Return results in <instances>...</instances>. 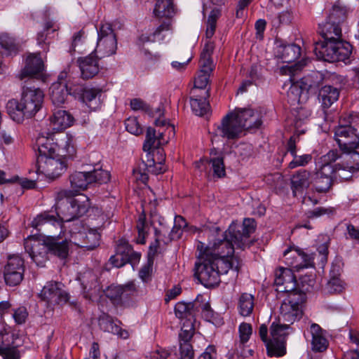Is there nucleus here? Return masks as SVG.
<instances>
[{"label":"nucleus","instance_id":"58","mask_svg":"<svg viewBox=\"0 0 359 359\" xmlns=\"http://www.w3.org/2000/svg\"><path fill=\"white\" fill-rule=\"evenodd\" d=\"M125 125L126 130L133 135H138L142 133L141 125L135 117L127 118Z\"/></svg>","mask_w":359,"mask_h":359},{"label":"nucleus","instance_id":"29","mask_svg":"<svg viewBox=\"0 0 359 359\" xmlns=\"http://www.w3.org/2000/svg\"><path fill=\"white\" fill-rule=\"evenodd\" d=\"M76 62L81 71V76L83 79H91L99 72L97 57L92 53L86 57L78 58Z\"/></svg>","mask_w":359,"mask_h":359},{"label":"nucleus","instance_id":"35","mask_svg":"<svg viewBox=\"0 0 359 359\" xmlns=\"http://www.w3.org/2000/svg\"><path fill=\"white\" fill-rule=\"evenodd\" d=\"M275 54L283 62L290 63L299 57L301 48L296 44H280L276 46Z\"/></svg>","mask_w":359,"mask_h":359},{"label":"nucleus","instance_id":"21","mask_svg":"<svg viewBox=\"0 0 359 359\" xmlns=\"http://www.w3.org/2000/svg\"><path fill=\"white\" fill-rule=\"evenodd\" d=\"M233 113L243 131L257 129L262 123L261 114L252 109H238Z\"/></svg>","mask_w":359,"mask_h":359},{"label":"nucleus","instance_id":"43","mask_svg":"<svg viewBox=\"0 0 359 359\" xmlns=\"http://www.w3.org/2000/svg\"><path fill=\"white\" fill-rule=\"evenodd\" d=\"M81 280L85 297L90 299L92 295L99 290L97 276L93 272L89 271L84 273Z\"/></svg>","mask_w":359,"mask_h":359},{"label":"nucleus","instance_id":"25","mask_svg":"<svg viewBox=\"0 0 359 359\" xmlns=\"http://www.w3.org/2000/svg\"><path fill=\"white\" fill-rule=\"evenodd\" d=\"M340 19L336 17L334 9L325 22L319 24L320 33L324 40L340 39L341 29L339 25Z\"/></svg>","mask_w":359,"mask_h":359},{"label":"nucleus","instance_id":"59","mask_svg":"<svg viewBox=\"0 0 359 359\" xmlns=\"http://www.w3.org/2000/svg\"><path fill=\"white\" fill-rule=\"evenodd\" d=\"M334 177H339L343 180H348L351 178L352 174L355 172H351L350 169L346 168V164H337L334 169Z\"/></svg>","mask_w":359,"mask_h":359},{"label":"nucleus","instance_id":"5","mask_svg":"<svg viewBox=\"0 0 359 359\" xmlns=\"http://www.w3.org/2000/svg\"><path fill=\"white\" fill-rule=\"evenodd\" d=\"M39 154H57V156L72 158L76 153L73 138L68 134L39 137L36 140Z\"/></svg>","mask_w":359,"mask_h":359},{"label":"nucleus","instance_id":"10","mask_svg":"<svg viewBox=\"0 0 359 359\" xmlns=\"http://www.w3.org/2000/svg\"><path fill=\"white\" fill-rule=\"evenodd\" d=\"M305 299L306 294L302 292L288 294L280 305L279 318L289 324L299 320L302 316V305Z\"/></svg>","mask_w":359,"mask_h":359},{"label":"nucleus","instance_id":"27","mask_svg":"<svg viewBox=\"0 0 359 359\" xmlns=\"http://www.w3.org/2000/svg\"><path fill=\"white\" fill-rule=\"evenodd\" d=\"M211 165L213 172V176L221 178L225 176V166L222 156L212 157L210 159L203 158L195 163V167L201 172H205L208 174V166Z\"/></svg>","mask_w":359,"mask_h":359},{"label":"nucleus","instance_id":"52","mask_svg":"<svg viewBox=\"0 0 359 359\" xmlns=\"http://www.w3.org/2000/svg\"><path fill=\"white\" fill-rule=\"evenodd\" d=\"M186 226H187V222H186L185 219L182 216L177 215L175 217V226L173 227V229L171 231L170 236H168V237L165 236V234L168 233V231L167 229H165V228L164 226H161L160 229L154 227V231L155 232V229H156L158 230L161 229L163 231L161 238H163V239L170 238V241H168V243H169L171 240H172L174 238L173 232H174L175 229H177V230H180L181 229L184 228ZM154 238H155V234L154 235Z\"/></svg>","mask_w":359,"mask_h":359},{"label":"nucleus","instance_id":"19","mask_svg":"<svg viewBox=\"0 0 359 359\" xmlns=\"http://www.w3.org/2000/svg\"><path fill=\"white\" fill-rule=\"evenodd\" d=\"M162 233L163 231L161 229L158 230L155 229V241L151 243L149 245L147 263L142 267L139 272L140 278L144 282L148 281L151 277L152 266L154 264V259L158 252L161 243L166 244L170 241V238H161Z\"/></svg>","mask_w":359,"mask_h":359},{"label":"nucleus","instance_id":"63","mask_svg":"<svg viewBox=\"0 0 359 359\" xmlns=\"http://www.w3.org/2000/svg\"><path fill=\"white\" fill-rule=\"evenodd\" d=\"M252 329L250 324L243 323L239 326L240 339L242 343H246L250 335L252 334Z\"/></svg>","mask_w":359,"mask_h":359},{"label":"nucleus","instance_id":"32","mask_svg":"<svg viewBox=\"0 0 359 359\" xmlns=\"http://www.w3.org/2000/svg\"><path fill=\"white\" fill-rule=\"evenodd\" d=\"M170 30L171 21L165 20L151 34H142L138 39L139 44L143 45L147 42L161 41L164 39L167 33Z\"/></svg>","mask_w":359,"mask_h":359},{"label":"nucleus","instance_id":"23","mask_svg":"<svg viewBox=\"0 0 359 359\" xmlns=\"http://www.w3.org/2000/svg\"><path fill=\"white\" fill-rule=\"evenodd\" d=\"M70 241L74 245L88 250H93L99 245L100 235L96 230H89L88 232L71 231Z\"/></svg>","mask_w":359,"mask_h":359},{"label":"nucleus","instance_id":"15","mask_svg":"<svg viewBox=\"0 0 359 359\" xmlns=\"http://www.w3.org/2000/svg\"><path fill=\"white\" fill-rule=\"evenodd\" d=\"M24 273V260L18 255L10 256L4 270L6 284L11 287L20 285L23 280Z\"/></svg>","mask_w":359,"mask_h":359},{"label":"nucleus","instance_id":"57","mask_svg":"<svg viewBox=\"0 0 359 359\" xmlns=\"http://www.w3.org/2000/svg\"><path fill=\"white\" fill-rule=\"evenodd\" d=\"M267 333H268V328L267 326L264 324H262L260 325L259 329V334L262 340L265 343L268 355L270 356H273V354L274 352L273 350H274V346L273 343L271 341V338H267Z\"/></svg>","mask_w":359,"mask_h":359},{"label":"nucleus","instance_id":"47","mask_svg":"<svg viewBox=\"0 0 359 359\" xmlns=\"http://www.w3.org/2000/svg\"><path fill=\"white\" fill-rule=\"evenodd\" d=\"M335 266H332L330 271L332 277L327 284V290L330 293H340L344 289L343 282L338 277L339 269H337V271L335 273Z\"/></svg>","mask_w":359,"mask_h":359},{"label":"nucleus","instance_id":"36","mask_svg":"<svg viewBox=\"0 0 359 359\" xmlns=\"http://www.w3.org/2000/svg\"><path fill=\"white\" fill-rule=\"evenodd\" d=\"M310 332L312 336L311 346L315 352H323L328 346V341L325 337L322 328L316 323H312L310 327Z\"/></svg>","mask_w":359,"mask_h":359},{"label":"nucleus","instance_id":"38","mask_svg":"<svg viewBox=\"0 0 359 359\" xmlns=\"http://www.w3.org/2000/svg\"><path fill=\"white\" fill-rule=\"evenodd\" d=\"M102 90L98 88H84L81 99L91 110H96L101 105Z\"/></svg>","mask_w":359,"mask_h":359},{"label":"nucleus","instance_id":"17","mask_svg":"<svg viewBox=\"0 0 359 359\" xmlns=\"http://www.w3.org/2000/svg\"><path fill=\"white\" fill-rule=\"evenodd\" d=\"M283 256L286 264L297 271L313 266L312 255H307L299 249L289 248L284 252Z\"/></svg>","mask_w":359,"mask_h":359},{"label":"nucleus","instance_id":"16","mask_svg":"<svg viewBox=\"0 0 359 359\" xmlns=\"http://www.w3.org/2000/svg\"><path fill=\"white\" fill-rule=\"evenodd\" d=\"M335 140L341 151H350L359 147V136L350 125H340L334 132Z\"/></svg>","mask_w":359,"mask_h":359},{"label":"nucleus","instance_id":"20","mask_svg":"<svg viewBox=\"0 0 359 359\" xmlns=\"http://www.w3.org/2000/svg\"><path fill=\"white\" fill-rule=\"evenodd\" d=\"M243 130L238 124L234 114L231 112L226 114L222 120L220 125H218L215 130V135L233 140L238 138L243 133Z\"/></svg>","mask_w":359,"mask_h":359},{"label":"nucleus","instance_id":"26","mask_svg":"<svg viewBox=\"0 0 359 359\" xmlns=\"http://www.w3.org/2000/svg\"><path fill=\"white\" fill-rule=\"evenodd\" d=\"M288 329L287 325H280L273 323L271 325V341L273 343L274 353L273 356H283L285 353V348L284 346V339L286 334V330Z\"/></svg>","mask_w":359,"mask_h":359},{"label":"nucleus","instance_id":"39","mask_svg":"<svg viewBox=\"0 0 359 359\" xmlns=\"http://www.w3.org/2000/svg\"><path fill=\"white\" fill-rule=\"evenodd\" d=\"M339 96V89L329 85L323 86L318 93V99L321 102L323 108H329L338 100Z\"/></svg>","mask_w":359,"mask_h":359},{"label":"nucleus","instance_id":"12","mask_svg":"<svg viewBox=\"0 0 359 359\" xmlns=\"http://www.w3.org/2000/svg\"><path fill=\"white\" fill-rule=\"evenodd\" d=\"M97 41L95 51L100 54L101 57L114 55L117 49V39L116 34L109 23L101 24L97 30Z\"/></svg>","mask_w":359,"mask_h":359},{"label":"nucleus","instance_id":"28","mask_svg":"<svg viewBox=\"0 0 359 359\" xmlns=\"http://www.w3.org/2000/svg\"><path fill=\"white\" fill-rule=\"evenodd\" d=\"M190 105L193 112L197 116H203L210 108L207 98L209 97V90H203L198 93L197 89H191L190 92Z\"/></svg>","mask_w":359,"mask_h":359},{"label":"nucleus","instance_id":"54","mask_svg":"<svg viewBox=\"0 0 359 359\" xmlns=\"http://www.w3.org/2000/svg\"><path fill=\"white\" fill-rule=\"evenodd\" d=\"M210 73L209 72H203L200 71L197 77L194 81V87L192 89H197L198 93L203 92V90H209L206 89V87L209 82Z\"/></svg>","mask_w":359,"mask_h":359},{"label":"nucleus","instance_id":"37","mask_svg":"<svg viewBox=\"0 0 359 359\" xmlns=\"http://www.w3.org/2000/svg\"><path fill=\"white\" fill-rule=\"evenodd\" d=\"M135 290V285L133 283L125 285H111L107 290V296L114 301L122 300L128 298Z\"/></svg>","mask_w":359,"mask_h":359},{"label":"nucleus","instance_id":"1","mask_svg":"<svg viewBox=\"0 0 359 359\" xmlns=\"http://www.w3.org/2000/svg\"><path fill=\"white\" fill-rule=\"evenodd\" d=\"M255 230V221L253 219L245 218L242 224L232 222L222 239L216 238L208 245L198 242L197 250L200 255H208L217 262V264H222L223 272H228L229 269L238 272L242 260L233 255L234 245L241 250L250 247L252 243L250 236Z\"/></svg>","mask_w":359,"mask_h":359},{"label":"nucleus","instance_id":"4","mask_svg":"<svg viewBox=\"0 0 359 359\" xmlns=\"http://www.w3.org/2000/svg\"><path fill=\"white\" fill-rule=\"evenodd\" d=\"M25 250L29 254L33 262L37 266H43L47 259V252L65 259L68 255V243L67 241L62 242L51 241L48 243L41 242L34 236H29L25 239Z\"/></svg>","mask_w":359,"mask_h":359},{"label":"nucleus","instance_id":"64","mask_svg":"<svg viewBox=\"0 0 359 359\" xmlns=\"http://www.w3.org/2000/svg\"><path fill=\"white\" fill-rule=\"evenodd\" d=\"M297 134H294L290 137L287 143V151L290 153L292 156L297 155V142L299 141V134H303L304 133V130L301 132L297 131Z\"/></svg>","mask_w":359,"mask_h":359},{"label":"nucleus","instance_id":"11","mask_svg":"<svg viewBox=\"0 0 359 359\" xmlns=\"http://www.w3.org/2000/svg\"><path fill=\"white\" fill-rule=\"evenodd\" d=\"M156 159L149 154H147V162L142 163L137 168L133 169V175L136 181L145 184L148 180V173L155 175L163 172L165 168L163 166L165 154L163 149L156 151Z\"/></svg>","mask_w":359,"mask_h":359},{"label":"nucleus","instance_id":"61","mask_svg":"<svg viewBox=\"0 0 359 359\" xmlns=\"http://www.w3.org/2000/svg\"><path fill=\"white\" fill-rule=\"evenodd\" d=\"M194 350L189 342H180V359H193Z\"/></svg>","mask_w":359,"mask_h":359},{"label":"nucleus","instance_id":"7","mask_svg":"<svg viewBox=\"0 0 359 359\" xmlns=\"http://www.w3.org/2000/svg\"><path fill=\"white\" fill-rule=\"evenodd\" d=\"M201 262L196 264V275L200 282L206 287L217 285L220 274L227 272L222 271V264H217L214 259L205 255H200Z\"/></svg>","mask_w":359,"mask_h":359},{"label":"nucleus","instance_id":"33","mask_svg":"<svg viewBox=\"0 0 359 359\" xmlns=\"http://www.w3.org/2000/svg\"><path fill=\"white\" fill-rule=\"evenodd\" d=\"M50 121L53 130L59 131L72 126L74 118L68 111L58 109L53 113Z\"/></svg>","mask_w":359,"mask_h":359},{"label":"nucleus","instance_id":"9","mask_svg":"<svg viewBox=\"0 0 359 359\" xmlns=\"http://www.w3.org/2000/svg\"><path fill=\"white\" fill-rule=\"evenodd\" d=\"M306 60H303L297 63L291 65H285L280 69L282 74L294 76L298 72L301 71L306 65ZM294 79L290 77L292 84L287 91V97L292 102L301 103L308 98V92L304 89V84L302 79L294 81Z\"/></svg>","mask_w":359,"mask_h":359},{"label":"nucleus","instance_id":"18","mask_svg":"<svg viewBox=\"0 0 359 359\" xmlns=\"http://www.w3.org/2000/svg\"><path fill=\"white\" fill-rule=\"evenodd\" d=\"M62 287L63 285L60 282H48L41 290L40 297L50 304H65L69 300V294Z\"/></svg>","mask_w":359,"mask_h":359},{"label":"nucleus","instance_id":"46","mask_svg":"<svg viewBox=\"0 0 359 359\" xmlns=\"http://www.w3.org/2000/svg\"><path fill=\"white\" fill-rule=\"evenodd\" d=\"M175 313L178 318L185 320L184 322L192 320L194 317V304L191 302H178L175 306Z\"/></svg>","mask_w":359,"mask_h":359},{"label":"nucleus","instance_id":"24","mask_svg":"<svg viewBox=\"0 0 359 359\" xmlns=\"http://www.w3.org/2000/svg\"><path fill=\"white\" fill-rule=\"evenodd\" d=\"M220 16V11L219 9H213L210 12L208 20L207 27L205 31V37L207 41L205 42L204 47L201 53V57H211L213 53L215 45L210 39L213 36L215 32L217 20Z\"/></svg>","mask_w":359,"mask_h":359},{"label":"nucleus","instance_id":"44","mask_svg":"<svg viewBox=\"0 0 359 359\" xmlns=\"http://www.w3.org/2000/svg\"><path fill=\"white\" fill-rule=\"evenodd\" d=\"M55 224L60 227L62 226L60 222L57 221L54 216L50 215L48 213H43L38 215L32 222V226L39 231L41 230V227L42 226H44L45 229H48Z\"/></svg>","mask_w":359,"mask_h":359},{"label":"nucleus","instance_id":"8","mask_svg":"<svg viewBox=\"0 0 359 359\" xmlns=\"http://www.w3.org/2000/svg\"><path fill=\"white\" fill-rule=\"evenodd\" d=\"M110 180V174L102 169L88 172H75L69 176L71 187L74 191L85 190L95 184H104Z\"/></svg>","mask_w":359,"mask_h":359},{"label":"nucleus","instance_id":"50","mask_svg":"<svg viewBox=\"0 0 359 359\" xmlns=\"http://www.w3.org/2000/svg\"><path fill=\"white\" fill-rule=\"evenodd\" d=\"M137 229L138 232L137 243L140 244H144L146 242V237L149 229V226L146 224L144 215L140 216L137 223Z\"/></svg>","mask_w":359,"mask_h":359},{"label":"nucleus","instance_id":"31","mask_svg":"<svg viewBox=\"0 0 359 359\" xmlns=\"http://www.w3.org/2000/svg\"><path fill=\"white\" fill-rule=\"evenodd\" d=\"M44 69L43 62L39 53H32L27 56L26 65L22 69L20 78L21 79L26 76H33L41 73Z\"/></svg>","mask_w":359,"mask_h":359},{"label":"nucleus","instance_id":"42","mask_svg":"<svg viewBox=\"0 0 359 359\" xmlns=\"http://www.w3.org/2000/svg\"><path fill=\"white\" fill-rule=\"evenodd\" d=\"M156 17L170 20L175 14V8L172 0H158L154 9Z\"/></svg>","mask_w":359,"mask_h":359},{"label":"nucleus","instance_id":"48","mask_svg":"<svg viewBox=\"0 0 359 359\" xmlns=\"http://www.w3.org/2000/svg\"><path fill=\"white\" fill-rule=\"evenodd\" d=\"M99 326L101 330L109 333H117L120 327L115 323L114 319L107 313H102L98 319Z\"/></svg>","mask_w":359,"mask_h":359},{"label":"nucleus","instance_id":"6","mask_svg":"<svg viewBox=\"0 0 359 359\" xmlns=\"http://www.w3.org/2000/svg\"><path fill=\"white\" fill-rule=\"evenodd\" d=\"M313 52L319 60L330 62L344 61L351 53V46L341 39L325 40L316 43Z\"/></svg>","mask_w":359,"mask_h":359},{"label":"nucleus","instance_id":"45","mask_svg":"<svg viewBox=\"0 0 359 359\" xmlns=\"http://www.w3.org/2000/svg\"><path fill=\"white\" fill-rule=\"evenodd\" d=\"M255 299L253 295L248 293H243L238 299L239 313L243 316H249L254 309Z\"/></svg>","mask_w":359,"mask_h":359},{"label":"nucleus","instance_id":"55","mask_svg":"<svg viewBox=\"0 0 359 359\" xmlns=\"http://www.w3.org/2000/svg\"><path fill=\"white\" fill-rule=\"evenodd\" d=\"M163 109L159 107H158L155 111L153 112V116L156 117L155 120V125L156 126H166V130L168 131L169 135L170 133H172V135L175 134V128L173 126L170 125L169 123H167V121L165 119L163 118L162 116H163Z\"/></svg>","mask_w":359,"mask_h":359},{"label":"nucleus","instance_id":"3","mask_svg":"<svg viewBox=\"0 0 359 359\" xmlns=\"http://www.w3.org/2000/svg\"><path fill=\"white\" fill-rule=\"evenodd\" d=\"M71 191L62 190L57 194L55 210L61 222H68L83 216L90 208L88 198L83 194L71 197Z\"/></svg>","mask_w":359,"mask_h":359},{"label":"nucleus","instance_id":"51","mask_svg":"<svg viewBox=\"0 0 359 359\" xmlns=\"http://www.w3.org/2000/svg\"><path fill=\"white\" fill-rule=\"evenodd\" d=\"M0 45L10 54L18 51V46L14 39L6 33L0 34Z\"/></svg>","mask_w":359,"mask_h":359},{"label":"nucleus","instance_id":"34","mask_svg":"<svg viewBox=\"0 0 359 359\" xmlns=\"http://www.w3.org/2000/svg\"><path fill=\"white\" fill-rule=\"evenodd\" d=\"M312 184L311 174L306 170H300L293 175L291 179V188L294 196L302 193Z\"/></svg>","mask_w":359,"mask_h":359},{"label":"nucleus","instance_id":"56","mask_svg":"<svg viewBox=\"0 0 359 359\" xmlns=\"http://www.w3.org/2000/svg\"><path fill=\"white\" fill-rule=\"evenodd\" d=\"M311 110L305 106L297 108L295 114V127L297 128L311 116Z\"/></svg>","mask_w":359,"mask_h":359},{"label":"nucleus","instance_id":"49","mask_svg":"<svg viewBox=\"0 0 359 359\" xmlns=\"http://www.w3.org/2000/svg\"><path fill=\"white\" fill-rule=\"evenodd\" d=\"M302 80L304 84V89H306L308 93L309 91L314 93L322 84L323 76L321 74L315 72L302 78Z\"/></svg>","mask_w":359,"mask_h":359},{"label":"nucleus","instance_id":"22","mask_svg":"<svg viewBox=\"0 0 359 359\" xmlns=\"http://www.w3.org/2000/svg\"><path fill=\"white\" fill-rule=\"evenodd\" d=\"M274 281L278 292L288 293V294L299 292L296 289L295 277L290 269L280 268L276 271Z\"/></svg>","mask_w":359,"mask_h":359},{"label":"nucleus","instance_id":"2","mask_svg":"<svg viewBox=\"0 0 359 359\" xmlns=\"http://www.w3.org/2000/svg\"><path fill=\"white\" fill-rule=\"evenodd\" d=\"M44 95L39 88L23 86L20 100H10L6 109L11 118L21 123L25 118H31L41 109Z\"/></svg>","mask_w":359,"mask_h":359},{"label":"nucleus","instance_id":"13","mask_svg":"<svg viewBox=\"0 0 359 359\" xmlns=\"http://www.w3.org/2000/svg\"><path fill=\"white\" fill-rule=\"evenodd\" d=\"M39 154L40 156L37 160L38 171L43 173L48 177L55 179L59 177L65 170L66 164L64 157L57 156V154Z\"/></svg>","mask_w":359,"mask_h":359},{"label":"nucleus","instance_id":"53","mask_svg":"<svg viewBox=\"0 0 359 359\" xmlns=\"http://www.w3.org/2000/svg\"><path fill=\"white\" fill-rule=\"evenodd\" d=\"M194 332L192 320L184 322L179 334L180 342H189Z\"/></svg>","mask_w":359,"mask_h":359},{"label":"nucleus","instance_id":"40","mask_svg":"<svg viewBox=\"0 0 359 359\" xmlns=\"http://www.w3.org/2000/svg\"><path fill=\"white\" fill-rule=\"evenodd\" d=\"M317 171L311 177L312 184L315 190L318 193H325L330 190L332 185V177L323 171Z\"/></svg>","mask_w":359,"mask_h":359},{"label":"nucleus","instance_id":"60","mask_svg":"<svg viewBox=\"0 0 359 359\" xmlns=\"http://www.w3.org/2000/svg\"><path fill=\"white\" fill-rule=\"evenodd\" d=\"M293 160L290 162L288 167L290 169L295 168L299 166H304L311 162L312 156L311 154H304L297 156V154L293 156Z\"/></svg>","mask_w":359,"mask_h":359},{"label":"nucleus","instance_id":"30","mask_svg":"<svg viewBox=\"0 0 359 359\" xmlns=\"http://www.w3.org/2000/svg\"><path fill=\"white\" fill-rule=\"evenodd\" d=\"M165 131H158L151 127H149L146 133V138L143 145V149L144 151H148L151 155L150 151L154 149H158V147L168 142V140H165Z\"/></svg>","mask_w":359,"mask_h":359},{"label":"nucleus","instance_id":"41","mask_svg":"<svg viewBox=\"0 0 359 359\" xmlns=\"http://www.w3.org/2000/svg\"><path fill=\"white\" fill-rule=\"evenodd\" d=\"M50 99L54 105L60 106L65 103L69 92L66 83H54L50 88Z\"/></svg>","mask_w":359,"mask_h":359},{"label":"nucleus","instance_id":"14","mask_svg":"<svg viewBox=\"0 0 359 359\" xmlns=\"http://www.w3.org/2000/svg\"><path fill=\"white\" fill-rule=\"evenodd\" d=\"M140 257V253L135 252L128 242L121 238L117 241L116 253L111 256L109 262L114 266L119 268L126 263L135 264Z\"/></svg>","mask_w":359,"mask_h":359},{"label":"nucleus","instance_id":"62","mask_svg":"<svg viewBox=\"0 0 359 359\" xmlns=\"http://www.w3.org/2000/svg\"><path fill=\"white\" fill-rule=\"evenodd\" d=\"M13 317L15 322L21 325L26 322L28 317V311L25 306H20L13 311Z\"/></svg>","mask_w":359,"mask_h":359}]
</instances>
